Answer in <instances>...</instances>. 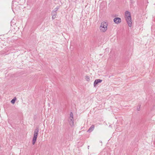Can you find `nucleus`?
I'll return each instance as SVG.
<instances>
[{"label":"nucleus","instance_id":"obj_1","mask_svg":"<svg viewBox=\"0 0 155 155\" xmlns=\"http://www.w3.org/2000/svg\"><path fill=\"white\" fill-rule=\"evenodd\" d=\"M126 20L130 27L132 25V21L131 18L130 13L128 11H126L125 13Z\"/></svg>","mask_w":155,"mask_h":155},{"label":"nucleus","instance_id":"obj_2","mask_svg":"<svg viewBox=\"0 0 155 155\" xmlns=\"http://www.w3.org/2000/svg\"><path fill=\"white\" fill-rule=\"evenodd\" d=\"M108 24L105 22H103L101 23V26L100 27V29L101 31L104 32L106 31L107 29Z\"/></svg>","mask_w":155,"mask_h":155},{"label":"nucleus","instance_id":"obj_3","mask_svg":"<svg viewBox=\"0 0 155 155\" xmlns=\"http://www.w3.org/2000/svg\"><path fill=\"white\" fill-rule=\"evenodd\" d=\"M38 132L39 128H36L34 130V137L32 140V144L33 145H34L35 143Z\"/></svg>","mask_w":155,"mask_h":155},{"label":"nucleus","instance_id":"obj_4","mask_svg":"<svg viewBox=\"0 0 155 155\" xmlns=\"http://www.w3.org/2000/svg\"><path fill=\"white\" fill-rule=\"evenodd\" d=\"M68 122L70 125L71 126H73L74 124V120L73 118V114L72 112L70 113V117H69Z\"/></svg>","mask_w":155,"mask_h":155},{"label":"nucleus","instance_id":"obj_5","mask_svg":"<svg viewBox=\"0 0 155 155\" xmlns=\"http://www.w3.org/2000/svg\"><path fill=\"white\" fill-rule=\"evenodd\" d=\"M114 22L118 24L121 22V19L119 18H116L114 19Z\"/></svg>","mask_w":155,"mask_h":155},{"label":"nucleus","instance_id":"obj_6","mask_svg":"<svg viewBox=\"0 0 155 155\" xmlns=\"http://www.w3.org/2000/svg\"><path fill=\"white\" fill-rule=\"evenodd\" d=\"M102 80L101 79H96L94 81V86L95 87L96 85L98 84L99 83H101L102 82Z\"/></svg>","mask_w":155,"mask_h":155},{"label":"nucleus","instance_id":"obj_7","mask_svg":"<svg viewBox=\"0 0 155 155\" xmlns=\"http://www.w3.org/2000/svg\"><path fill=\"white\" fill-rule=\"evenodd\" d=\"M94 125H92L90 127V128L88 129V130H87V132H91L94 130Z\"/></svg>","mask_w":155,"mask_h":155},{"label":"nucleus","instance_id":"obj_8","mask_svg":"<svg viewBox=\"0 0 155 155\" xmlns=\"http://www.w3.org/2000/svg\"><path fill=\"white\" fill-rule=\"evenodd\" d=\"M59 8L58 7H57L56 8H55L52 11V14H53L54 13H56V12L57 11V10Z\"/></svg>","mask_w":155,"mask_h":155},{"label":"nucleus","instance_id":"obj_9","mask_svg":"<svg viewBox=\"0 0 155 155\" xmlns=\"http://www.w3.org/2000/svg\"><path fill=\"white\" fill-rule=\"evenodd\" d=\"M52 14V19H54L57 16V14L56 13H54Z\"/></svg>","mask_w":155,"mask_h":155},{"label":"nucleus","instance_id":"obj_10","mask_svg":"<svg viewBox=\"0 0 155 155\" xmlns=\"http://www.w3.org/2000/svg\"><path fill=\"white\" fill-rule=\"evenodd\" d=\"M86 80L89 81L90 80V77L88 76L86 78Z\"/></svg>","mask_w":155,"mask_h":155},{"label":"nucleus","instance_id":"obj_11","mask_svg":"<svg viewBox=\"0 0 155 155\" xmlns=\"http://www.w3.org/2000/svg\"><path fill=\"white\" fill-rule=\"evenodd\" d=\"M15 99H12V100L11 101V102L14 104L15 102Z\"/></svg>","mask_w":155,"mask_h":155},{"label":"nucleus","instance_id":"obj_12","mask_svg":"<svg viewBox=\"0 0 155 155\" xmlns=\"http://www.w3.org/2000/svg\"><path fill=\"white\" fill-rule=\"evenodd\" d=\"M89 148V146H88V148Z\"/></svg>","mask_w":155,"mask_h":155},{"label":"nucleus","instance_id":"obj_13","mask_svg":"<svg viewBox=\"0 0 155 155\" xmlns=\"http://www.w3.org/2000/svg\"><path fill=\"white\" fill-rule=\"evenodd\" d=\"M89 148V146H88V148Z\"/></svg>","mask_w":155,"mask_h":155}]
</instances>
